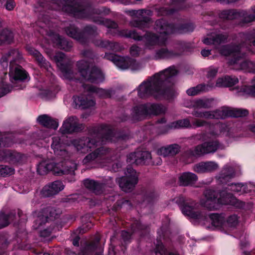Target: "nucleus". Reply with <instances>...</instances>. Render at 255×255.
Masks as SVG:
<instances>
[{"label": "nucleus", "mask_w": 255, "mask_h": 255, "mask_svg": "<svg viewBox=\"0 0 255 255\" xmlns=\"http://www.w3.org/2000/svg\"><path fill=\"white\" fill-rule=\"evenodd\" d=\"M177 74L174 67L157 73L143 81L137 87V95L140 98L153 97L156 99L169 98L172 93V77Z\"/></svg>", "instance_id": "nucleus-1"}, {"label": "nucleus", "mask_w": 255, "mask_h": 255, "mask_svg": "<svg viewBox=\"0 0 255 255\" xmlns=\"http://www.w3.org/2000/svg\"><path fill=\"white\" fill-rule=\"evenodd\" d=\"M154 28L159 33V36H157L154 33L147 32L145 36L142 37L134 30L117 31L119 32V34L122 36L132 38L138 41L144 39L146 46L149 48L156 45H165L167 40V35L179 31L173 25L168 23L167 21L162 19L156 21Z\"/></svg>", "instance_id": "nucleus-2"}, {"label": "nucleus", "mask_w": 255, "mask_h": 255, "mask_svg": "<svg viewBox=\"0 0 255 255\" xmlns=\"http://www.w3.org/2000/svg\"><path fill=\"white\" fill-rule=\"evenodd\" d=\"M117 136L108 126H103L98 132L91 137H82L72 141L77 151L86 153L96 148L99 144H106L117 141Z\"/></svg>", "instance_id": "nucleus-3"}, {"label": "nucleus", "mask_w": 255, "mask_h": 255, "mask_svg": "<svg viewBox=\"0 0 255 255\" xmlns=\"http://www.w3.org/2000/svg\"><path fill=\"white\" fill-rule=\"evenodd\" d=\"M61 4H59L54 8L56 10L62 9L63 11L73 13L76 16L81 18L89 17L95 23L105 25L108 28L116 29L118 24L115 21L104 19L99 16H92L89 14L90 8L85 6L82 2L76 0H60Z\"/></svg>", "instance_id": "nucleus-4"}, {"label": "nucleus", "mask_w": 255, "mask_h": 255, "mask_svg": "<svg viewBox=\"0 0 255 255\" xmlns=\"http://www.w3.org/2000/svg\"><path fill=\"white\" fill-rule=\"evenodd\" d=\"M204 198L200 201L201 205L210 210H217L220 205L230 204L236 205L239 201L231 193L223 191L220 193V198H217V193L215 191L208 189L204 192Z\"/></svg>", "instance_id": "nucleus-5"}, {"label": "nucleus", "mask_w": 255, "mask_h": 255, "mask_svg": "<svg viewBox=\"0 0 255 255\" xmlns=\"http://www.w3.org/2000/svg\"><path fill=\"white\" fill-rule=\"evenodd\" d=\"M63 163H55L49 161H42L40 162L37 168V171L40 175H45L49 171H51L57 175L72 174L77 169L76 163L66 161Z\"/></svg>", "instance_id": "nucleus-6"}, {"label": "nucleus", "mask_w": 255, "mask_h": 255, "mask_svg": "<svg viewBox=\"0 0 255 255\" xmlns=\"http://www.w3.org/2000/svg\"><path fill=\"white\" fill-rule=\"evenodd\" d=\"M91 62L85 60L79 61L77 66L79 73L86 80L92 83H98L104 80V75L101 70L96 67H91Z\"/></svg>", "instance_id": "nucleus-7"}, {"label": "nucleus", "mask_w": 255, "mask_h": 255, "mask_svg": "<svg viewBox=\"0 0 255 255\" xmlns=\"http://www.w3.org/2000/svg\"><path fill=\"white\" fill-rule=\"evenodd\" d=\"M176 202L181 206L183 214L199 221H206L208 218L206 212L203 211H196L198 204L192 200H186L182 197L177 199Z\"/></svg>", "instance_id": "nucleus-8"}, {"label": "nucleus", "mask_w": 255, "mask_h": 255, "mask_svg": "<svg viewBox=\"0 0 255 255\" xmlns=\"http://www.w3.org/2000/svg\"><path fill=\"white\" fill-rule=\"evenodd\" d=\"M113 152L110 149L101 147L87 155L83 160L84 164L95 161L96 163L106 165L113 160Z\"/></svg>", "instance_id": "nucleus-9"}, {"label": "nucleus", "mask_w": 255, "mask_h": 255, "mask_svg": "<svg viewBox=\"0 0 255 255\" xmlns=\"http://www.w3.org/2000/svg\"><path fill=\"white\" fill-rule=\"evenodd\" d=\"M166 110V108L161 105L146 104L134 107L131 114L133 118L140 120L146 115H158L164 113Z\"/></svg>", "instance_id": "nucleus-10"}, {"label": "nucleus", "mask_w": 255, "mask_h": 255, "mask_svg": "<svg viewBox=\"0 0 255 255\" xmlns=\"http://www.w3.org/2000/svg\"><path fill=\"white\" fill-rule=\"evenodd\" d=\"M128 13L130 15L135 16L137 18L131 21L130 23L132 26L141 29L149 27L151 22L150 16L152 14L151 10L148 9L131 10L128 11Z\"/></svg>", "instance_id": "nucleus-11"}, {"label": "nucleus", "mask_w": 255, "mask_h": 255, "mask_svg": "<svg viewBox=\"0 0 255 255\" xmlns=\"http://www.w3.org/2000/svg\"><path fill=\"white\" fill-rule=\"evenodd\" d=\"M104 58L112 61L117 67L121 69L130 68L135 70L140 68V65L135 60L128 57H121L113 53H106Z\"/></svg>", "instance_id": "nucleus-12"}, {"label": "nucleus", "mask_w": 255, "mask_h": 255, "mask_svg": "<svg viewBox=\"0 0 255 255\" xmlns=\"http://www.w3.org/2000/svg\"><path fill=\"white\" fill-rule=\"evenodd\" d=\"M117 181L120 188L124 191L129 192L137 183L138 178L137 173L132 167H128L126 172V176L118 179Z\"/></svg>", "instance_id": "nucleus-13"}, {"label": "nucleus", "mask_w": 255, "mask_h": 255, "mask_svg": "<svg viewBox=\"0 0 255 255\" xmlns=\"http://www.w3.org/2000/svg\"><path fill=\"white\" fill-rule=\"evenodd\" d=\"M214 111L215 119H224L229 117H245L249 114L248 111L246 109H233L229 107H222Z\"/></svg>", "instance_id": "nucleus-14"}, {"label": "nucleus", "mask_w": 255, "mask_h": 255, "mask_svg": "<svg viewBox=\"0 0 255 255\" xmlns=\"http://www.w3.org/2000/svg\"><path fill=\"white\" fill-rule=\"evenodd\" d=\"M220 146L217 140L205 142L195 146L190 150V154L193 156H202L206 154L215 152Z\"/></svg>", "instance_id": "nucleus-15"}, {"label": "nucleus", "mask_w": 255, "mask_h": 255, "mask_svg": "<svg viewBox=\"0 0 255 255\" xmlns=\"http://www.w3.org/2000/svg\"><path fill=\"white\" fill-rule=\"evenodd\" d=\"M54 59L57 66L62 72L64 77L67 79H72V73L70 67L71 61L70 59L66 57L64 53L59 52L56 53L54 56Z\"/></svg>", "instance_id": "nucleus-16"}, {"label": "nucleus", "mask_w": 255, "mask_h": 255, "mask_svg": "<svg viewBox=\"0 0 255 255\" xmlns=\"http://www.w3.org/2000/svg\"><path fill=\"white\" fill-rule=\"evenodd\" d=\"M185 43L179 42L176 44L173 50H169L166 48H162L157 50L155 54L156 59L170 58L181 55L186 48Z\"/></svg>", "instance_id": "nucleus-17"}, {"label": "nucleus", "mask_w": 255, "mask_h": 255, "mask_svg": "<svg viewBox=\"0 0 255 255\" xmlns=\"http://www.w3.org/2000/svg\"><path fill=\"white\" fill-rule=\"evenodd\" d=\"M250 50L248 47L245 48L238 59H235L232 61L233 68L236 70H243L248 72H255V63L245 59L246 52Z\"/></svg>", "instance_id": "nucleus-18"}, {"label": "nucleus", "mask_w": 255, "mask_h": 255, "mask_svg": "<svg viewBox=\"0 0 255 255\" xmlns=\"http://www.w3.org/2000/svg\"><path fill=\"white\" fill-rule=\"evenodd\" d=\"M84 128V125L79 123L78 118L75 116H71L64 121L60 130L63 134H65L79 132Z\"/></svg>", "instance_id": "nucleus-19"}, {"label": "nucleus", "mask_w": 255, "mask_h": 255, "mask_svg": "<svg viewBox=\"0 0 255 255\" xmlns=\"http://www.w3.org/2000/svg\"><path fill=\"white\" fill-rule=\"evenodd\" d=\"M66 32L68 36L73 38L81 43H85L86 39L84 35H93L96 33V29L95 27L87 26L85 28L84 33H81L78 31L77 29L74 26L71 25L66 29Z\"/></svg>", "instance_id": "nucleus-20"}, {"label": "nucleus", "mask_w": 255, "mask_h": 255, "mask_svg": "<svg viewBox=\"0 0 255 255\" xmlns=\"http://www.w3.org/2000/svg\"><path fill=\"white\" fill-rule=\"evenodd\" d=\"M151 158V155L147 151L137 150L129 154L127 156V162L135 163L136 165L145 164L148 162Z\"/></svg>", "instance_id": "nucleus-21"}, {"label": "nucleus", "mask_w": 255, "mask_h": 255, "mask_svg": "<svg viewBox=\"0 0 255 255\" xmlns=\"http://www.w3.org/2000/svg\"><path fill=\"white\" fill-rule=\"evenodd\" d=\"M245 48L244 44H242L240 46L234 45H225L221 47L220 52L222 55L232 56V58L229 61V64L233 66L232 61L235 59H238L241 55L242 52H243Z\"/></svg>", "instance_id": "nucleus-22"}, {"label": "nucleus", "mask_w": 255, "mask_h": 255, "mask_svg": "<svg viewBox=\"0 0 255 255\" xmlns=\"http://www.w3.org/2000/svg\"><path fill=\"white\" fill-rule=\"evenodd\" d=\"M22 59V56L17 49H11L5 53L1 59V63L3 66H8L9 63V67L18 65L20 60Z\"/></svg>", "instance_id": "nucleus-23"}, {"label": "nucleus", "mask_w": 255, "mask_h": 255, "mask_svg": "<svg viewBox=\"0 0 255 255\" xmlns=\"http://www.w3.org/2000/svg\"><path fill=\"white\" fill-rule=\"evenodd\" d=\"M184 0H172L170 6H156L155 10L159 15H165L173 13L175 10L183 8Z\"/></svg>", "instance_id": "nucleus-24"}, {"label": "nucleus", "mask_w": 255, "mask_h": 255, "mask_svg": "<svg viewBox=\"0 0 255 255\" xmlns=\"http://www.w3.org/2000/svg\"><path fill=\"white\" fill-rule=\"evenodd\" d=\"M65 186L60 181H55L45 186L42 190V194L44 197H49L58 193L63 190Z\"/></svg>", "instance_id": "nucleus-25"}, {"label": "nucleus", "mask_w": 255, "mask_h": 255, "mask_svg": "<svg viewBox=\"0 0 255 255\" xmlns=\"http://www.w3.org/2000/svg\"><path fill=\"white\" fill-rule=\"evenodd\" d=\"M100 238L97 237L95 241L90 244L87 245L84 248H83L80 253V255H90L93 252L96 251L95 255H103L102 252L103 248L102 246L99 245V242Z\"/></svg>", "instance_id": "nucleus-26"}, {"label": "nucleus", "mask_w": 255, "mask_h": 255, "mask_svg": "<svg viewBox=\"0 0 255 255\" xmlns=\"http://www.w3.org/2000/svg\"><path fill=\"white\" fill-rule=\"evenodd\" d=\"M23 156L16 151H12L9 150H2L0 151V160H6L13 163H19L21 162Z\"/></svg>", "instance_id": "nucleus-27"}, {"label": "nucleus", "mask_w": 255, "mask_h": 255, "mask_svg": "<svg viewBox=\"0 0 255 255\" xmlns=\"http://www.w3.org/2000/svg\"><path fill=\"white\" fill-rule=\"evenodd\" d=\"M218 168V165L214 161L201 162L194 165L193 170L198 173L211 172L215 171Z\"/></svg>", "instance_id": "nucleus-28"}, {"label": "nucleus", "mask_w": 255, "mask_h": 255, "mask_svg": "<svg viewBox=\"0 0 255 255\" xmlns=\"http://www.w3.org/2000/svg\"><path fill=\"white\" fill-rule=\"evenodd\" d=\"M50 39L52 41L54 46L63 49L69 50L72 47V44L65 39L62 38L59 34L53 32H50L48 35Z\"/></svg>", "instance_id": "nucleus-29"}, {"label": "nucleus", "mask_w": 255, "mask_h": 255, "mask_svg": "<svg viewBox=\"0 0 255 255\" xmlns=\"http://www.w3.org/2000/svg\"><path fill=\"white\" fill-rule=\"evenodd\" d=\"M9 76L11 79V82H13V80L23 81L26 79L27 77V73L19 65H16L13 66L9 67Z\"/></svg>", "instance_id": "nucleus-30"}, {"label": "nucleus", "mask_w": 255, "mask_h": 255, "mask_svg": "<svg viewBox=\"0 0 255 255\" xmlns=\"http://www.w3.org/2000/svg\"><path fill=\"white\" fill-rule=\"evenodd\" d=\"M73 99L76 108L86 109L94 106L95 104V101L89 95H82L80 96L74 97Z\"/></svg>", "instance_id": "nucleus-31"}, {"label": "nucleus", "mask_w": 255, "mask_h": 255, "mask_svg": "<svg viewBox=\"0 0 255 255\" xmlns=\"http://www.w3.org/2000/svg\"><path fill=\"white\" fill-rule=\"evenodd\" d=\"M180 150L178 144H172L166 146H163L157 150V153L164 157L174 156L177 154Z\"/></svg>", "instance_id": "nucleus-32"}, {"label": "nucleus", "mask_w": 255, "mask_h": 255, "mask_svg": "<svg viewBox=\"0 0 255 255\" xmlns=\"http://www.w3.org/2000/svg\"><path fill=\"white\" fill-rule=\"evenodd\" d=\"M227 35L223 34H218L211 35L204 38L203 40L206 45H214L217 47L220 43L224 42L227 39Z\"/></svg>", "instance_id": "nucleus-33"}, {"label": "nucleus", "mask_w": 255, "mask_h": 255, "mask_svg": "<svg viewBox=\"0 0 255 255\" xmlns=\"http://www.w3.org/2000/svg\"><path fill=\"white\" fill-rule=\"evenodd\" d=\"M198 179L197 175L191 172H185L179 177L180 184L182 186L192 185Z\"/></svg>", "instance_id": "nucleus-34"}, {"label": "nucleus", "mask_w": 255, "mask_h": 255, "mask_svg": "<svg viewBox=\"0 0 255 255\" xmlns=\"http://www.w3.org/2000/svg\"><path fill=\"white\" fill-rule=\"evenodd\" d=\"M84 89L90 93H95L99 97L102 98H107L111 97L112 91L103 89L96 88L91 85H85Z\"/></svg>", "instance_id": "nucleus-35"}, {"label": "nucleus", "mask_w": 255, "mask_h": 255, "mask_svg": "<svg viewBox=\"0 0 255 255\" xmlns=\"http://www.w3.org/2000/svg\"><path fill=\"white\" fill-rule=\"evenodd\" d=\"M229 127L223 123H218L214 127V129H210L209 134L212 136H219L221 135H228Z\"/></svg>", "instance_id": "nucleus-36"}, {"label": "nucleus", "mask_w": 255, "mask_h": 255, "mask_svg": "<svg viewBox=\"0 0 255 255\" xmlns=\"http://www.w3.org/2000/svg\"><path fill=\"white\" fill-rule=\"evenodd\" d=\"M84 185L86 188L96 194H100L103 192V184L94 180L86 179L84 181Z\"/></svg>", "instance_id": "nucleus-37"}, {"label": "nucleus", "mask_w": 255, "mask_h": 255, "mask_svg": "<svg viewBox=\"0 0 255 255\" xmlns=\"http://www.w3.org/2000/svg\"><path fill=\"white\" fill-rule=\"evenodd\" d=\"M37 120L41 125L48 128L56 129L58 126L56 121L46 115L39 116Z\"/></svg>", "instance_id": "nucleus-38"}, {"label": "nucleus", "mask_w": 255, "mask_h": 255, "mask_svg": "<svg viewBox=\"0 0 255 255\" xmlns=\"http://www.w3.org/2000/svg\"><path fill=\"white\" fill-rule=\"evenodd\" d=\"M94 43L96 46L106 48L116 51H119L122 49L118 43L110 42L108 40L97 39L94 42Z\"/></svg>", "instance_id": "nucleus-39"}, {"label": "nucleus", "mask_w": 255, "mask_h": 255, "mask_svg": "<svg viewBox=\"0 0 255 255\" xmlns=\"http://www.w3.org/2000/svg\"><path fill=\"white\" fill-rule=\"evenodd\" d=\"M213 87V85L209 86L205 84H199L196 87L189 88L186 91V93L189 96H193L200 93L208 91Z\"/></svg>", "instance_id": "nucleus-40"}, {"label": "nucleus", "mask_w": 255, "mask_h": 255, "mask_svg": "<svg viewBox=\"0 0 255 255\" xmlns=\"http://www.w3.org/2000/svg\"><path fill=\"white\" fill-rule=\"evenodd\" d=\"M234 173L233 167L228 164L226 165L221 171L219 178L221 182L224 183L232 177Z\"/></svg>", "instance_id": "nucleus-41"}, {"label": "nucleus", "mask_w": 255, "mask_h": 255, "mask_svg": "<svg viewBox=\"0 0 255 255\" xmlns=\"http://www.w3.org/2000/svg\"><path fill=\"white\" fill-rule=\"evenodd\" d=\"M239 15L242 17V23H249L255 21V6L252 7L251 10L247 11H242Z\"/></svg>", "instance_id": "nucleus-42"}, {"label": "nucleus", "mask_w": 255, "mask_h": 255, "mask_svg": "<svg viewBox=\"0 0 255 255\" xmlns=\"http://www.w3.org/2000/svg\"><path fill=\"white\" fill-rule=\"evenodd\" d=\"M212 225L215 227H222L225 223V217L223 215L216 213L209 215Z\"/></svg>", "instance_id": "nucleus-43"}, {"label": "nucleus", "mask_w": 255, "mask_h": 255, "mask_svg": "<svg viewBox=\"0 0 255 255\" xmlns=\"http://www.w3.org/2000/svg\"><path fill=\"white\" fill-rule=\"evenodd\" d=\"M13 38V33L7 29L0 27V44L6 42L10 43Z\"/></svg>", "instance_id": "nucleus-44"}, {"label": "nucleus", "mask_w": 255, "mask_h": 255, "mask_svg": "<svg viewBox=\"0 0 255 255\" xmlns=\"http://www.w3.org/2000/svg\"><path fill=\"white\" fill-rule=\"evenodd\" d=\"M52 140L51 147L54 149L55 152H57L58 154L62 156L67 154V151L65 149L61 148L60 139L59 137L54 136L52 138Z\"/></svg>", "instance_id": "nucleus-45"}, {"label": "nucleus", "mask_w": 255, "mask_h": 255, "mask_svg": "<svg viewBox=\"0 0 255 255\" xmlns=\"http://www.w3.org/2000/svg\"><path fill=\"white\" fill-rule=\"evenodd\" d=\"M213 99H204L196 100L194 102L193 106L198 109H208L212 107Z\"/></svg>", "instance_id": "nucleus-46"}, {"label": "nucleus", "mask_w": 255, "mask_h": 255, "mask_svg": "<svg viewBox=\"0 0 255 255\" xmlns=\"http://www.w3.org/2000/svg\"><path fill=\"white\" fill-rule=\"evenodd\" d=\"M36 60L38 63V65L45 70L49 73V74H52L53 69L51 66L50 64L47 61H46L42 55L39 53L37 56L35 57Z\"/></svg>", "instance_id": "nucleus-47"}, {"label": "nucleus", "mask_w": 255, "mask_h": 255, "mask_svg": "<svg viewBox=\"0 0 255 255\" xmlns=\"http://www.w3.org/2000/svg\"><path fill=\"white\" fill-rule=\"evenodd\" d=\"M191 122L189 119H184L174 122L170 125V128H191Z\"/></svg>", "instance_id": "nucleus-48"}, {"label": "nucleus", "mask_w": 255, "mask_h": 255, "mask_svg": "<svg viewBox=\"0 0 255 255\" xmlns=\"http://www.w3.org/2000/svg\"><path fill=\"white\" fill-rule=\"evenodd\" d=\"M239 13L235 10H224L222 11L219 16L221 18L224 19H233L237 17Z\"/></svg>", "instance_id": "nucleus-49"}, {"label": "nucleus", "mask_w": 255, "mask_h": 255, "mask_svg": "<svg viewBox=\"0 0 255 255\" xmlns=\"http://www.w3.org/2000/svg\"><path fill=\"white\" fill-rule=\"evenodd\" d=\"M15 215L10 213L5 215L3 213H0V229L7 226L9 224V221L13 219Z\"/></svg>", "instance_id": "nucleus-50"}, {"label": "nucleus", "mask_w": 255, "mask_h": 255, "mask_svg": "<svg viewBox=\"0 0 255 255\" xmlns=\"http://www.w3.org/2000/svg\"><path fill=\"white\" fill-rule=\"evenodd\" d=\"M252 86H245L240 90V92H243L245 94L249 95L251 96L255 97V77L252 80Z\"/></svg>", "instance_id": "nucleus-51"}, {"label": "nucleus", "mask_w": 255, "mask_h": 255, "mask_svg": "<svg viewBox=\"0 0 255 255\" xmlns=\"http://www.w3.org/2000/svg\"><path fill=\"white\" fill-rule=\"evenodd\" d=\"M243 38L245 40V47H250L251 46V43H252L255 46V33H254L253 35L249 34H243ZM250 49V48H249Z\"/></svg>", "instance_id": "nucleus-52"}, {"label": "nucleus", "mask_w": 255, "mask_h": 255, "mask_svg": "<svg viewBox=\"0 0 255 255\" xmlns=\"http://www.w3.org/2000/svg\"><path fill=\"white\" fill-rule=\"evenodd\" d=\"M11 135L7 134L6 135H0V146L1 145L9 146L12 143L11 139Z\"/></svg>", "instance_id": "nucleus-53"}, {"label": "nucleus", "mask_w": 255, "mask_h": 255, "mask_svg": "<svg viewBox=\"0 0 255 255\" xmlns=\"http://www.w3.org/2000/svg\"><path fill=\"white\" fill-rule=\"evenodd\" d=\"M155 254L156 255H178L172 253L168 254L162 243L160 242L156 245Z\"/></svg>", "instance_id": "nucleus-54"}, {"label": "nucleus", "mask_w": 255, "mask_h": 255, "mask_svg": "<svg viewBox=\"0 0 255 255\" xmlns=\"http://www.w3.org/2000/svg\"><path fill=\"white\" fill-rule=\"evenodd\" d=\"M0 176H6L13 174L14 169L7 166L0 165Z\"/></svg>", "instance_id": "nucleus-55"}, {"label": "nucleus", "mask_w": 255, "mask_h": 255, "mask_svg": "<svg viewBox=\"0 0 255 255\" xmlns=\"http://www.w3.org/2000/svg\"><path fill=\"white\" fill-rule=\"evenodd\" d=\"M12 90V87L4 83H0V98L9 93Z\"/></svg>", "instance_id": "nucleus-56"}, {"label": "nucleus", "mask_w": 255, "mask_h": 255, "mask_svg": "<svg viewBox=\"0 0 255 255\" xmlns=\"http://www.w3.org/2000/svg\"><path fill=\"white\" fill-rule=\"evenodd\" d=\"M191 119H193L192 123H191V128H197L201 127H204L207 125L208 122L205 120L199 119H194L192 117H190Z\"/></svg>", "instance_id": "nucleus-57"}, {"label": "nucleus", "mask_w": 255, "mask_h": 255, "mask_svg": "<svg viewBox=\"0 0 255 255\" xmlns=\"http://www.w3.org/2000/svg\"><path fill=\"white\" fill-rule=\"evenodd\" d=\"M47 219L48 216L47 215L39 216L35 221V228L36 229L40 228V226H41L43 224H44L47 221Z\"/></svg>", "instance_id": "nucleus-58"}, {"label": "nucleus", "mask_w": 255, "mask_h": 255, "mask_svg": "<svg viewBox=\"0 0 255 255\" xmlns=\"http://www.w3.org/2000/svg\"><path fill=\"white\" fill-rule=\"evenodd\" d=\"M226 87H231L239 82L238 78L233 76H226Z\"/></svg>", "instance_id": "nucleus-59"}, {"label": "nucleus", "mask_w": 255, "mask_h": 255, "mask_svg": "<svg viewBox=\"0 0 255 255\" xmlns=\"http://www.w3.org/2000/svg\"><path fill=\"white\" fill-rule=\"evenodd\" d=\"M244 186L243 185L240 183H232L231 185H229L228 190L235 192H240L242 191V190Z\"/></svg>", "instance_id": "nucleus-60"}, {"label": "nucleus", "mask_w": 255, "mask_h": 255, "mask_svg": "<svg viewBox=\"0 0 255 255\" xmlns=\"http://www.w3.org/2000/svg\"><path fill=\"white\" fill-rule=\"evenodd\" d=\"M238 217L235 215L229 217L227 220V223L230 227H235L238 224Z\"/></svg>", "instance_id": "nucleus-61"}, {"label": "nucleus", "mask_w": 255, "mask_h": 255, "mask_svg": "<svg viewBox=\"0 0 255 255\" xmlns=\"http://www.w3.org/2000/svg\"><path fill=\"white\" fill-rule=\"evenodd\" d=\"M141 52V49L136 45H132L130 48V54L132 56H138Z\"/></svg>", "instance_id": "nucleus-62"}, {"label": "nucleus", "mask_w": 255, "mask_h": 255, "mask_svg": "<svg viewBox=\"0 0 255 255\" xmlns=\"http://www.w3.org/2000/svg\"><path fill=\"white\" fill-rule=\"evenodd\" d=\"M226 76L224 77L219 78L217 79L216 86L218 87H226Z\"/></svg>", "instance_id": "nucleus-63"}, {"label": "nucleus", "mask_w": 255, "mask_h": 255, "mask_svg": "<svg viewBox=\"0 0 255 255\" xmlns=\"http://www.w3.org/2000/svg\"><path fill=\"white\" fill-rule=\"evenodd\" d=\"M26 49L28 53L34 58L37 56V55L40 53L38 51L29 46H27Z\"/></svg>", "instance_id": "nucleus-64"}]
</instances>
